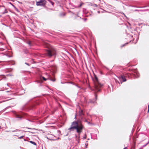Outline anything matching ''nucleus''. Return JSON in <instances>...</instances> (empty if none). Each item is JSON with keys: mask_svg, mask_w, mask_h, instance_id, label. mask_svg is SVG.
Masks as SVG:
<instances>
[{"mask_svg": "<svg viewBox=\"0 0 149 149\" xmlns=\"http://www.w3.org/2000/svg\"><path fill=\"white\" fill-rule=\"evenodd\" d=\"M84 128V126L81 123H78L77 121H74L72 122L70 127L68 130L70 132L74 131L75 130H76L78 134V135L75 134V137L76 140L78 139H79L80 138V134L82 132V130Z\"/></svg>", "mask_w": 149, "mask_h": 149, "instance_id": "f257e3e1", "label": "nucleus"}, {"mask_svg": "<svg viewBox=\"0 0 149 149\" xmlns=\"http://www.w3.org/2000/svg\"><path fill=\"white\" fill-rule=\"evenodd\" d=\"M95 91L96 92L100 91V88L102 86V85L99 83L98 81V79L96 75H95Z\"/></svg>", "mask_w": 149, "mask_h": 149, "instance_id": "f03ea898", "label": "nucleus"}, {"mask_svg": "<svg viewBox=\"0 0 149 149\" xmlns=\"http://www.w3.org/2000/svg\"><path fill=\"white\" fill-rule=\"evenodd\" d=\"M46 54L47 56L51 57L56 55V51L54 49L52 48L47 50Z\"/></svg>", "mask_w": 149, "mask_h": 149, "instance_id": "7ed1b4c3", "label": "nucleus"}, {"mask_svg": "<svg viewBox=\"0 0 149 149\" xmlns=\"http://www.w3.org/2000/svg\"><path fill=\"white\" fill-rule=\"evenodd\" d=\"M46 3V1L45 0H40L39 1L36 2V5L37 6H44Z\"/></svg>", "mask_w": 149, "mask_h": 149, "instance_id": "20e7f679", "label": "nucleus"}, {"mask_svg": "<svg viewBox=\"0 0 149 149\" xmlns=\"http://www.w3.org/2000/svg\"><path fill=\"white\" fill-rule=\"evenodd\" d=\"M119 79L121 83H122V82H125L126 81L125 77L123 75H121L119 76Z\"/></svg>", "mask_w": 149, "mask_h": 149, "instance_id": "39448f33", "label": "nucleus"}, {"mask_svg": "<svg viewBox=\"0 0 149 149\" xmlns=\"http://www.w3.org/2000/svg\"><path fill=\"white\" fill-rule=\"evenodd\" d=\"M95 99H94L93 100H91L90 101V102L91 103H94L96 102V101L97 99V96L96 94H95Z\"/></svg>", "mask_w": 149, "mask_h": 149, "instance_id": "423d86ee", "label": "nucleus"}, {"mask_svg": "<svg viewBox=\"0 0 149 149\" xmlns=\"http://www.w3.org/2000/svg\"><path fill=\"white\" fill-rule=\"evenodd\" d=\"M135 74H134L133 75L135 78H137L139 77V74L138 72H137L136 71H135Z\"/></svg>", "mask_w": 149, "mask_h": 149, "instance_id": "0eeeda50", "label": "nucleus"}, {"mask_svg": "<svg viewBox=\"0 0 149 149\" xmlns=\"http://www.w3.org/2000/svg\"><path fill=\"white\" fill-rule=\"evenodd\" d=\"M15 117L16 118H18V120H21L22 117V116H19L18 114H15Z\"/></svg>", "mask_w": 149, "mask_h": 149, "instance_id": "6e6552de", "label": "nucleus"}, {"mask_svg": "<svg viewBox=\"0 0 149 149\" xmlns=\"http://www.w3.org/2000/svg\"><path fill=\"white\" fill-rule=\"evenodd\" d=\"M79 115L80 116L84 115L83 110L81 109L80 110L79 112Z\"/></svg>", "mask_w": 149, "mask_h": 149, "instance_id": "1a4fd4ad", "label": "nucleus"}, {"mask_svg": "<svg viewBox=\"0 0 149 149\" xmlns=\"http://www.w3.org/2000/svg\"><path fill=\"white\" fill-rule=\"evenodd\" d=\"M29 142L34 145H36V143L34 141H29Z\"/></svg>", "mask_w": 149, "mask_h": 149, "instance_id": "9d476101", "label": "nucleus"}, {"mask_svg": "<svg viewBox=\"0 0 149 149\" xmlns=\"http://www.w3.org/2000/svg\"><path fill=\"white\" fill-rule=\"evenodd\" d=\"M83 4H84V3H82V2H81L80 4L79 5L77 6V7H78V8L80 7H81L82 5Z\"/></svg>", "mask_w": 149, "mask_h": 149, "instance_id": "9b49d317", "label": "nucleus"}, {"mask_svg": "<svg viewBox=\"0 0 149 149\" xmlns=\"http://www.w3.org/2000/svg\"><path fill=\"white\" fill-rule=\"evenodd\" d=\"M7 12H8V11L6 9H5L4 12L2 13L1 14H4L5 13H7Z\"/></svg>", "mask_w": 149, "mask_h": 149, "instance_id": "f8f14e48", "label": "nucleus"}, {"mask_svg": "<svg viewBox=\"0 0 149 149\" xmlns=\"http://www.w3.org/2000/svg\"><path fill=\"white\" fill-rule=\"evenodd\" d=\"M14 9H15V10L16 11H17L18 12H19V10L16 7H14Z\"/></svg>", "mask_w": 149, "mask_h": 149, "instance_id": "ddd939ff", "label": "nucleus"}, {"mask_svg": "<svg viewBox=\"0 0 149 149\" xmlns=\"http://www.w3.org/2000/svg\"><path fill=\"white\" fill-rule=\"evenodd\" d=\"M24 137V136H21L20 137H18V138L19 139H21L22 138H23Z\"/></svg>", "mask_w": 149, "mask_h": 149, "instance_id": "4468645a", "label": "nucleus"}, {"mask_svg": "<svg viewBox=\"0 0 149 149\" xmlns=\"http://www.w3.org/2000/svg\"><path fill=\"white\" fill-rule=\"evenodd\" d=\"M27 43L29 45V46H31V42L30 41H29L27 42Z\"/></svg>", "mask_w": 149, "mask_h": 149, "instance_id": "2eb2a0df", "label": "nucleus"}, {"mask_svg": "<svg viewBox=\"0 0 149 149\" xmlns=\"http://www.w3.org/2000/svg\"><path fill=\"white\" fill-rule=\"evenodd\" d=\"M86 138V134H85L84 136L83 137V139H85Z\"/></svg>", "mask_w": 149, "mask_h": 149, "instance_id": "dca6fc26", "label": "nucleus"}, {"mask_svg": "<svg viewBox=\"0 0 149 149\" xmlns=\"http://www.w3.org/2000/svg\"><path fill=\"white\" fill-rule=\"evenodd\" d=\"M11 99H8V100H4V101H1V102H0V103H2V102H5V101H8V100H10Z\"/></svg>", "mask_w": 149, "mask_h": 149, "instance_id": "f3484780", "label": "nucleus"}, {"mask_svg": "<svg viewBox=\"0 0 149 149\" xmlns=\"http://www.w3.org/2000/svg\"><path fill=\"white\" fill-rule=\"evenodd\" d=\"M76 141H77L78 143H80V138H79V139H77V140H76Z\"/></svg>", "mask_w": 149, "mask_h": 149, "instance_id": "a211bd4d", "label": "nucleus"}, {"mask_svg": "<svg viewBox=\"0 0 149 149\" xmlns=\"http://www.w3.org/2000/svg\"><path fill=\"white\" fill-rule=\"evenodd\" d=\"M85 122H87L88 124H89L90 123V122L88 121L86 119L85 120Z\"/></svg>", "mask_w": 149, "mask_h": 149, "instance_id": "6ab92c4d", "label": "nucleus"}, {"mask_svg": "<svg viewBox=\"0 0 149 149\" xmlns=\"http://www.w3.org/2000/svg\"><path fill=\"white\" fill-rule=\"evenodd\" d=\"M42 78L44 81H46L47 79H46L45 77H42Z\"/></svg>", "mask_w": 149, "mask_h": 149, "instance_id": "aec40b11", "label": "nucleus"}, {"mask_svg": "<svg viewBox=\"0 0 149 149\" xmlns=\"http://www.w3.org/2000/svg\"><path fill=\"white\" fill-rule=\"evenodd\" d=\"M50 80L53 81H55V79H50Z\"/></svg>", "mask_w": 149, "mask_h": 149, "instance_id": "412c9836", "label": "nucleus"}, {"mask_svg": "<svg viewBox=\"0 0 149 149\" xmlns=\"http://www.w3.org/2000/svg\"><path fill=\"white\" fill-rule=\"evenodd\" d=\"M49 2L53 6L54 3L51 1H49Z\"/></svg>", "mask_w": 149, "mask_h": 149, "instance_id": "4be33fe9", "label": "nucleus"}, {"mask_svg": "<svg viewBox=\"0 0 149 149\" xmlns=\"http://www.w3.org/2000/svg\"><path fill=\"white\" fill-rule=\"evenodd\" d=\"M127 44H128V43H126L124 44V45H121V47H123L125 45Z\"/></svg>", "mask_w": 149, "mask_h": 149, "instance_id": "5701e85b", "label": "nucleus"}, {"mask_svg": "<svg viewBox=\"0 0 149 149\" xmlns=\"http://www.w3.org/2000/svg\"><path fill=\"white\" fill-rule=\"evenodd\" d=\"M18 131V130L17 129H16L15 130L12 131V132H17Z\"/></svg>", "mask_w": 149, "mask_h": 149, "instance_id": "b1692460", "label": "nucleus"}, {"mask_svg": "<svg viewBox=\"0 0 149 149\" xmlns=\"http://www.w3.org/2000/svg\"><path fill=\"white\" fill-rule=\"evenodd\" d=\"M25 63V64H26V65H27L28 66H29L30 65V64L27 63Z\"/></svg>", "mask_w": 149, "mask_h": 149, "instance_id": "393cba45", "label": "nucleus"}, {"mask_svg": "<svg viewBox=\"0 0 149 149\" xmlns=\"http://www.w3.org/2000/svg\"><path fill=\"white\" fill-rule=\"evenodd\" d=\"M26 128H28V129H30L31 130H32L34 129V128H31L26 127Z\"/></svg>", "mask_w": 149, "mask_h": 149, "instance_id": "a878e982", "label": "nucleus"}, {"mask_svg": "<svg viewBox=\"0 0 149 149\" xmlns=\"http://www.w3.org/2000/svg\"><path fill=\"white\" fill-rule=\"evenodd\" d=\"M93 6H94V7H97V5L96 4H94L93 5Z\"/></svg>", "mask_w": 149, "mask_h": 149, "instance_id": "bb28decb", "label": "nucleus"}, {"mask_svg": "<svg viewBox=\"0 0 149 149\" xmlns=\"http://www.w3.org/2000/svg\"><path fill=\"white\" fill-rule=\"evenodd\" d=\"M3 45V42H0V45Z\"/></svg>", "mask_w": 149, "mask_h": 149, "instance_id": "cd10ccee", "label": "nucleus"}, {"mask_svg": "<svg viewBox=\"0 0 149 149\" xmlns=\"http://www.w3.org/2000/svg\"><path fill=\"white\" fill-rule=\"evenodd\" d=\"M87 146H88V144H86V143H85V146H86V148H87Z\"/></svg>", "mask_w": 149, "mask_h": 149, "instance_id": "c85d7f7f", "label": "nucleus"}, {"mask_svg": "<svg viewBox=\"0 0 149 149\" xmlns=\"http://www.w3.org/2000/svg\"><path fill=\"white\" fill-rule=\"evenodd\" d=\"M11 4L12 5V6L14 8V7H15L14 5H13V4L11 3Z\"/></svg>", "mask_w": 149, "mask_h": 149, "instance_id": "c756f323", "label": "nucleus"}, {"mask_svg": "<svg viewBox=\"0 0 149 149\" xmlns=\"http://www.w3.org/2000/svg\"><path fill=\"white\" fill-rule=\"evenodd\" d=\"M149 111V105H148V111Z\"/></svg>", "mask_w": 149, "mask_h": 149, "instance_id": "7c9ffc66", "label": "nucleus"}, {"mask_svg": "<svg viewBox=\"0 0 149 149\" xmlns=\"http://www.w3.org/2000/svg\"><path fill=\"white\" fill-rule=\"evenodd\" d=\"M123 149H127V147H125Z\"/></svg>", "mask_w": 149, "mask_h": 149, "instance_id": "2f4dec72", "label": "nucleus"}, {"mask_svg": "<svg viewBox=\"0 0 149 149\" xmlns=\"http://www.w3.org/2000/svg\"><path fill=\"white\" fill-rule=\"evenodd\" d=\"M130 36L131 37V38H132L133 37V36H132L131 35H130Z\"/></svg>", "mask_w": 149, "mask_h": 149, "instance_id": "473e14b6", "label": "nucleus"}, {"mask_svg": "<svg viewBox=\"0 0 149 149\" xmlns=\"http://www.w3.org/2000/svg\"><path fill=\"white\" fill-rule=\"evenodd\" d=\"M86 20H87V19H86V18H85V19H84V20H85V21H86Z\"/></svg>", "mask_w": 149, "mask_h": 149, "instance_id": "72a5a7b5", "label": "nucleus"}, {"mask_svg": "<svg viewBox=\"0 0 149 149\" xmlns=\"http://www.w3.org/2000/svg\"><path fill=\"white\" fill-rule=\"evenodd\" d=\"M28 132H31V133H32V134H33V132H30V131H28Z\"/></svg>", "mask_w": 149, "mask_h": 149, "instance_id": "f704fd0d", "label": "nucleus"}, {"mask_svg": "<svg viewBox=\"0 0 149 149\" xmlns=\"http://www.w3.org/2000/svg\"><path fill=\"white\" fill-rule=\"evenodd\" d=\"M97 12H98V13H100V11H98Z\"/></svg>", "mask_w": 149, "mask_h": 149, "instance_id": "c9c22d12", "label": "nucleus"}, {"mask_svg": "<svg viewBox=\"0 0 149 149\" xmlns=\"http://www.w3.org/2000/svg\"><path fill=\"white\" fill-rule=\"evenodd\" d=\"M63 16H65V14H63Z\"/></svg>", "mask_w": 149, "mask_h": 149, "instance_id": "e433bc0d", "label": "nucleus"}, {"mask_svg": "<svg viewBox=\"0 0 149 149\" xmlns=\"http://www.w3.org/2000/svg\"><path fill=\"white\" fill-rule=\"evenodd\" d=\"M7 86H8V84H7Z\"/></svg>", "mask_w": 149, "mask_h": 149, "instance_id": "4c0bfd02", "label": "nucleus"}, {"mask_svg": "<svg viewBox=\"0 0 149 149\" xmlns=\"http://www.w3.org/2000/svg\"><path fill=\"white\" fill-rule=\"evenodd\" d=\"M6 92H9V91H7Z\"/></svg>", "mask_w": 149, "mask_h": 149, "instance_id": "58836bf2", "label": "nucleus"}, {"mask_svg": "<svg viewBox=\"0 0 149 149\" xmlns=\"http://www.w3.org/2000/svg\"><path fill=\"white\" fill-rule=\"evenodd\" d=\"M1 15H0V17H1Z\"/></svg>", "mask_w": 149, "mask_h": 149, "instance_id": "ea45409f", "label": "nucleus"}, {"mask_svg": "<svg viewBox=\"0 0 149 149\" xmlns=\"http://www.w3.org/2000/svg\"><path fill=\"white\" fill-rule=\"evenodd\" d=\"M76 118V116H75V118Z\"/></svg>", "mask_w": 149, "mask_h": 149, "instance_id": "a19ab883", "label": "nucleus"}, {"mask_svg": "<svg viewBox=\"0 0 149 149\" xmlns=\"http://www.w3.org/2000/svg\"><path fill=\"white\" fill-rule=\"evenodd\" d=\"M140 149H142V148H140Z\"/></svg>", "mask_w": 149, "mask_h": 149, "instance_id": "79ce46f5", "label": "nucleus"}]
</instances>
